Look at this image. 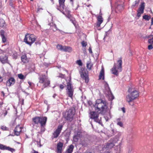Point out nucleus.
Returning a JSON list of instances; mask_svg holds the SVG:
<instances>
[{"instance_id": "nucleus-24", "label": "nucleus", "mask_w": 153, "mask_h": 153, "mask_svg": "<svg viewBox=\"0 0 153 153\" xmlns=\"http://www.w3.org/2000/svg\"><path fill=\"white\" fill-rule=\"evenodd\" d=\"M49 24L51 26V29L53 31H55L57 30L56 25L55 24L53 23H51Z\"/></svg>"}, {"instance_id": "nucleus-64", "label": "nucleus", "mask_w": 153, "mask_h": 153, "mask_svg": "<svg viewBox=\"0 0 153 153\" xmlns=\"http://www.w3.org/2000/svg\"><path fill=\"white\" fill-rule=\"evenodd\" d=\"M69 135H70V134H68V136L69 137Z\"/></svg>"}, {"instance_id": "nucleus-59", "label": "nucleus", "mask_w": 153, "mask_h": 153, "mask_svg": "<svg viewBox=\"0 0 153 153\" xmlns=\"http://www.w3.org/2000/svg\"><path fill=\"white\" fill-rule=\"evenodd\" d=\"M34 152L33 153H38V152L34 151Z\"/></svg>"}, {"instance_id": "nucleus-50", "label": "nucleus", "mask_w": 153, "mask_h": 153, "mask_svg": "<svg viewBox=\"0 0 153 153\" xmlns=\"http://www.w3.org/2000/svg\"><path fill=\"white\" fill-rule=\"evenodd\" d=\"M109 35V34L108 33V32H106L105 33V37L104 38H105L108 37V35Z\"/></svg>"}, {"instance_id": "nucleus-5", "label": "nucleus", "mask_w": 153, "mask_h": 153, "mask_svg": "<svg viewBox=\"0 0 153 153\" xmlns=\"http://www.w3.org/2000/svg\"><path fill=\"white\" fill-rule=\"evenodd\" d=\"M90 117L93 119L94 121L100 124L101 123V117H100L99 114L95 111H91L90 113Z\"/></svg>"}, {"instance_id": "nucleus-10", "label": "nucleus", "mask_w": 153, "mask_h": 153, "mask_svg": "<svg viewBox=\"0 0 153 153\" xmlns=\"http://www.w3.org/2000/svg\"><path fill=\"white\" fill-rule=\"evenodd\" d=\"M74 92V90L71 87V84L69 82L67 85V93L68 96L72 98Z\"/></svg>"}, {"instance_id": "nucleus-58", "label": "nucleus", "mask_w": 153, "mask_h": 153, "mask_svg": "<svg viewBox=\"0 0 153 153\" xmlns=\"http://www.w3.org/2000/svg\"><path fill=\"white\" fill-rule=\"evenodd\" d=\"M40 9H42L41 8H38L37 10V12H38L39 11V10Z\"/></svg>"}, {"instance_id": "nucleus-37", "label": "nucleus", "mask_w": 153, "mask_h": 153, "mask_svg": "<svg viewBox=\"0 0 153 153\" xmlns=\"http://www.w3.org/2000/svg\"><path fill=\"white\" fill-rule=\"evenodd\" d=\"M148 42L149 44L152 45L153 44V39H149Z\"/></svg>"}, {"instance_id": "nucleus-17", "label": "nucleus", "mask_w": 153, "mask_h": 153, "mask_svg": "<svg viewBox=\"0 0 153 153\" xmlns=\"http://www.w3.org/2000/svg\"><path fill=\"white\" fill-rule=\"evenodd\" d=\"M63 146L62 143L60 142L57 144V153H62Z\"/></svg>"}, {"instance_id": "nucleus-23", "label": "nucleus", "mask_w": 153, "mask_h": 153, "mask_svg": "<svg viewBox=\"0 0 153 153\" xmlns=\"http://www.w3.org/2000/svg\"><path fill=\"white\" fill-rule=\"evenodd\" d=\"M74 148V146L73 145H71L67 149L66 153H71L73 152Z\"/></svg>"}, {"instance_id": "nucleus-51", "label": "nucleus", "mask_w": 153, "mask_h": 153, "mask_svg": "<svg viewBox=\"0 0 153 153\" xmlns=\"http://www.w3.org/2000/svg\"><path fill=\"white\" fill-rule=\"evenodd\" d=\"M122 110L123 111V113H125V109L124 108H122Z\"/></svg>"}, {"instance_id": "nucleus-52", "label": "nucleus", "mask_w": 153, "mask_h": 153, "mask_svg": "<svg viewBox=\"0 0 153 153\" xmlns=\"http://www.w3.org/2000/svg\"><path fill=\"white\" fill-rule=\"evenodd\" d=\"M2 41L3 43H4L6 41V39H2Z\"/></svg>"}, {"instance_id": "nucleus-11", "label": "nucleus", "mask_w": 153, "mask_h": 153, "mask_svg": "<svg viewBox=\"0 0 153 153\" xmlns=\"http://www.w3.org/2000/svg\"><path fill=\"white\" fill-rule=\"evenodd\" d=\"M59 6L57 7V9L64 14V10L65 9L64 2L65 0H59Z\"/></svg>"}, {"instance_id": "nucleus-33", "label": "nucleus", "mask_w": 153, "mask_h": 153, "mask_svg": "<svg viewBox=\"0 0 153 153\" xmlns=\"http://www.w3.org/2000/svg\"><path fill=\"white\" fill-rule=\"evenodd\" d=\"M5 149L9 151H11L12 152H14L15 151V150L13 148H11L9 147H6Z\"/></svg>"}, {"instance_id": "nucleus-9", "label": "nucleus", "mask_w": 153, "mask_h": 153, "mask_svg": "<svg viewBox=\"0 0 153 153\" xmlns=\"http://www.w3.org/2000/svg\"><path fill=\"white\" fill-rule=\"evenodd\" d=\"M57 48L59 50L68 53H71L72 51V49L71 47L65 46H62L60 45H57Z\"/></svg>"}, {"instance_id": "nucleus-45", "label": "nucleus", "mask_w": 153, "mask_h": 153, "mask_svg": "<svg viewBox=\"0 0 153 153\" xmlns=\"http://www.w3.org/2000/svg\"><path fill=\"white\" fill-rule=\"evenodd\" d=\"M82 35L80 37L81 38H86V36L85 34H83V33H81Z\"/></svg>"}, {"instance_id": "nucleus-54", "label": "nucleus", "mask_w": 153, "mask_h": 153, "mask_svg": "<svg viewBox=\"0 0 153 153\" xmlns=\"http://www.w3.org/2000/svg\"><path fill=\"white\" fill-rule=\"evenodd\" d=\"M149 37L150 38H153V35H150L149 36Z\"/></svg>"}, {"instance_id": "nucleus-43", "label": "nucleus", "mask_w": 153, "mask_h": 153, "mask_svg": "<svg viewBox=\"0 0 153 153\" xmlns=\"http://www.w3.org/2000/svg\"><path fill=\"white\" fill-rule=\"evenodd\" d=\"M110 130L111 131V132L112 134L111 135H114V130L113 129H112V128H111V129Z\"/></svg>"}, {"instance_id": "nucleus-46", "label": "nucleus", "mask_w": 153, "mask_h": 153, "mask_svg": "<svg viewBox=\"0 0 153 153\" xmlns=\"http://www.w3.org/2000/svg\"><path fill=\"white\" fill-rule=\"evenodd\" d=\"M88 51H89L90 53H93V52H92V49H91V47H89V49H88Z\"/></svg>"}, {"instance_id": "nucleus-39", "label": "nucleus", "mask_w": 153, "mask_h": 153, "mask_svg": "<svg viewBox=\"0 0 153 153\" xmlns=\"http://www.w3.org/2000/svg\"><path fill=\"white\" fill-rule=\"evenodd\" d=\"M6 146H4L2 144H0V149H5Z\"/></svg>"}, {"instance_id": "nucleus-38", "label": "nucleus", "mask_w": 153, "mask_h": 153, "mask_svg": "<svg viewBox=\"0 0 153 153\" xmlns=\"http://www.w3.org/2000/svg\"><path fill=\"white\" fill-rule=\"evenodd\" d=\"M76 63L79 66H82V63L80 60H77Z\"/></svg>"}, {"instance_id": "nucleus-12", "label": "nucleus", "mask_w": 153, "mask_h": 153, "mask_svg": "<svg viewBox=\"0 0 153 153\" xmlns=\"http://www.w3.org/2000/svg\"><path fill=\"white\" fill-rule=\"evenodd\" d=\"M144 3H141L140 6V7L137 10V16L138 17L140 16L141 14L144 12V10L145 8Z\"/></svg>"}, {"instance_id": "nucleus-22", "label": "nucleus", "mask_w": 153, "mask_h": 153, "mask_svg": "<svg viewBox=\"0 0 153 153\" xmlns=\"http://www.w3.org/2000/svg\"><path fill=\"white\" fill-rule=\"evenodd\" d=\"M21 60L24 63H26L28 62V59L27 58L26 55H22L21 57Z\"/></svg>"}, {"instance_id": "nucleus-18", "label": "nucleus", "mask_w": 153, "mask_h": 153, "mask_svg": "<svg viewBox=\"0 0 153 153\" xmlns=\"http://www.w3.org/2000/svg\"><path fill=\"white\" fill-rule=\"evenodd\" d=\"M15 81V79L14 78L11 77L7 81L6 85L7 86L10 87L14 84Z\"/></svg>"}, {"instance_id": "nucleus-6", "label": "nucleus", "mask_w": 153, "mask_h": 153, "mask_svg": "<svg viewBox=\"0 0 153 153\" xmlns=\"http://www.w3.org/2000/svg\"><path fill=\"white\" fill-rule=\"evenodd\" d=\"M39 82L41 83H44V86L45 88L50 83V81L48 80V78L47 76L45 75H41L39 78Z\"/></svg>"}, {"instance_id": "nucleus-56", "label": "nucleus", "mask_w": 153, "mask_h": 153, "mask_svg": "<svg viewBox=\"0 0 153 153\" xmlns=\"http://www.w3.org/2000/svg\"><path fill=\"white\" fill-rule=\"evenodd\" d=\"M100 15H101V16H102V14L101 12V10H100Z\"/></svg>"}, {"instance_id": "nucleus-30", "label": "nucleus", "mask_w": 153, "mask_h": 153, "mask_svg": "<svg viewBox=\"0 0 153 153\" xmlns=\"http://www.w3.org/2000/svg\"><path fill=\"white\" fill-rule=\"evenodd\" d=\"M18 78L21 79H24L25 78V76H24L22 74H18Z\"/></svg>"}, {"instance_id": "nucleus-44", "label": "nucleus", "mask_w": 153, "mask_h": 153, "mask_svg": "<svg viewBox=\"0 0 153 153\" xmlns=\"http://www.w3.org/2000/svg\"><path fill=\"white\" fill-rule=\"evenodd\" d=\"M74 140L75 142H77L78 141V139L77 138L76 136H74Z\"/></svg>"}, {"instance_id": "nucleus-21", "label": "nucleus", "mask_w": 153, "mask_h": 153, "mask_svg": "<svg viewBox=\"0 0 153 153\" xmlns=\"http://www.w3.org/2000/svg\"><path fill=\"white\" fill-rule=\"evenodd\" d=\"M104 68L102 67V69L100 72V75L99 76V79H104Z\"/></svg>"}, {"instance_id": "nucleus-34", "label": "nucleus", "mask_w": 153, "mask_h": 153, "mask_svg": "<svg viewBox=\"0 0 153 153\" xmlns=\"http://www.w3.org/2000/svg\"><path fill=\"white\" fill-rule=\"evenodd\" d=\"M139 0H136L135 1V3L134 4H133L132 5L131 7L133 8L135 6L137 7L139 4Z\"/></svg>"}, {"instance_id": "nucleus-57", "label": "nucleus", "mask_w": 153, "mask_h": 153, "mask_svg": "<svg viewBox=\"0 0 153 153\" xmlns=\"http://www.w3.org/2000/svg\"><path fill=\"white\" fill-rule=\"evenodd\" d=\"M28 83L30 85H31V83L30 82H28Z\"/></svg>"}, {"instance_id": "nucleus-28", "label": "nucleus", "mask_w": 153, "mask_h": 153, "mask_svg": "<svg viewBox=\"0 0 153 153\" xmlns=\"http://www.w3.org/2000/svg\"><path fill=\"white\" fill-rule=\"evenodd\" d=\"M120 118H118L117 119V124L118 125L122 127L123 126V123L121 122L120 121Z\"/></svg>"}, {"instance_id": "nucleus-35", "label": "nucleus", "mask_w": 153, "mask_h": 153, "mask_svg": "<svg viewBox=\"0 0 153 153\" xmlns=\"http://www.w3.org/2000/svg\"><path fill=\"white\" fill-rule=\"evenodd\" d=\"M4 32L3 30H1L0 31V34L1 36V37L2 38H5V37L4 36Z\"/></svg>"}, {"instance_id": "nucleus-1", "label": "nucleus", "mask_w": 153, "mask_h": 153, "mask_svg": "<svg viewBox=\"0 0 153 153\" xmlns=\"http://www.w3.org/2000/svg\"><path fill=\"white\" fill-rule=\"evenodd\" d=\"M108 105V103L105 101L101 99H98L96 101L94 107L96 110L100 111L101 114H105L110 111Z\"/></svg>"}, {"instance_id": "nucleus-60", "label": "nucleus", "mask_w": 153, "mask_h": 153, "mask_svg": "<svg viewBox=\"0 0 153 153\" xmlns=\"http://www.w3.org/2000/svg\"><path fill=\"white\" fill-rule=\"evenodd\" d=\"M7 111H6V112L4 113V116H5L7 114Z\"/></svg>"}, {"instance_id": "nucleus-53", "label": "nucleus", "mask_w": 153, "mask_h": 153, "mask_svg": "<svg viewBox=\"0 0 153 153\" xmlns=\"http://www.w3.org/2000/svg\"><path fill=\"white\" fill-rule=\"evenodd\" d=\"M153 25V17L152 18L151 25Z\"/></svg>"}, {"instance_id": "nucleus-7", "label": "nucleus", "mask_w": 153, "mask_h": 153, "mask_svg": "<svg viewBox=\"0 0 153 153\" xmlns=\"http://www.w3.org/2000/svg\"><path fill=\"white\" fill-rule=\"evenodd\" d=\"M75 113L74 109H70L66 113L65 118L66 120L71 122L73 120L74 115Z\"/></svg>"}, {"instance_id": "nucleus-25", "label": "nucleus", "mask_w": 153, "mask_h": 153, "mask_svg": "<svg viewBox=\"0 0 153 153\" xmlns=\"http://www.w3.org/2000/svg\"><path fill=\"white\" fill-rule=\"evenodd\" d=\"M35 38L36 36L33 34L27 33L25 35V38Z\"/></svg>"}, {"instance_id": "nucleus-26", "label": "nucleus", "mask_w": 153, "mask_h": 153, "mask_svg": "<svg viewBox=\"0 0 153 153\" xmlns=\"http://www.w3.org/2000/svg\"><path fill=\"white\" fill-rule=\"evenodd\" d=\"M6 26L4 21L2 19H0V27H3Z\"/></svg>"}, {"instance_id": "nucleus-36", "label": "nucleus", "mask_w": 153, "mask_h": 153, "mask_svg": "<svg viewBox=\"0 0 153 153\" xmlns=\"http://www.w3.org/2000/svg\"><path fill=\"white\" fill-rule=\"evenodd\" d=\"M81 43L83 47H86L87 45V42L84 41L82 42Z\"/></svg>"}, {"instance_id": "nucleus-42", "label": "nucleus", "mask_w": 153, "mask_h": 153, "mask_svg": "<svg viewBox=\"0 0 153 153\" xmlns=\"http://www.w3.org/2000/svg\"><path fill=\"white\" fill-rule=\"evenodd\" d=\"M1 129L3 130H7V128L6 126H1Z\"/></svg>"}, {"instance_id": "nucleus-20", "label": "nucleus", "mask_w": 153, "mask_h": 153, "mask_svg": "<svg viewBox=\"0 0 153 153\" xmlns=\"http://www.w3.org/2000/svg\"><path fill=\"white\" fill-rule=\"evenodd\" d=\"M35 41V39H24V42L27 44L31 45Z\"/></svg>"}, {"instance_id": "nucleus-4", "label": "nucleus", "mask_w": 153, "mask_h": 153, "mask_svg": "<svg viewBox=\"0 0 153 153\" xmlns=\"http://www.w3.org/2000/svg\"><path fill=\"white\" fill-rule=\"evenodd\" d=\"M139 96L138 92L135 90L133 91L130 95H128L126 97V100L129 103L135 99Z\"/></svg>"}, {"instance_id": "nucleus-41", "label": "nucleus", "mask_w": 153, "mask_h": 153, "mask_svg": "<svg viewBox=\"0 0 153 153\" xmlns=\"http://www.w3.org/2000/svg\"><path fill=\"white\" fill-rule=\"evenodd\" d=\"M45 126H41V131L42 132H43L45 131V128H44Z\"/></svg>"}, {"instance_id": "nucleus-32", "label": "nucleus", "mask_w": 153, "mask_h": 153, "mask_svg": "<svg viewBox=\"0 0 153 153\" xmlns=\"http://www.w3.org/2000/svg\"><path fill=\"white\" fill-rule=\"evenodd\" d=\"M7 59V58L5 57L4 58H3L1 56H0V60L2 63H4L6 62Z\"/></svg>"}, {"instance_id": "nucleus-55", "label": "nucleus", "mask_w": 153, "mask_h": 153, "mask_svg": "<svg viewBox=\"0 0 153 153\" xmlns=\"http://www.w3.org/2000/svg\"><path fill=\"white\" fill-rule=\"evenodd\" d=\"M70 20H71V21H72V22L74 24V21L73 20H72V19H70Z\"/></svg>"}, {"instance_id": "nucleus-40", "label": "nucleus", "mask_w": 153, "mask_h": 153, "mask_svg": "<svg viewBox=\"0 0 153 153\" xmlns=\"http://www.w3.org/2000/svg\"><path fill=\"white\" fill-rule=\"evenodd\" d=\"M148 48L149 50H152L153 48V45L150 44L149 45H148Z\"/></svg>"}, {"instance_id": "nucleus-8", "label": "nucleus", "mask_w": 153, "mask_h": 153, "mask_svg": "<svg viewBox=\"0 0 153 153\" xmlns=\"http://www.w3.org/2000/svg\"><path fill=\"white\" fill-rule=\"evenodd\" d=\"M79 72L81 77L83 79L85 80V82H88L89 81L88 74L85 69L83 68H82Z\"/></svg>"}, {"instance_id": "nucleus-31", "label": "nucleus", "mask_w": 153, "mask_h": 153, "mask_svg": "<svg viewBox=\"0 0 153 153\" xmlns=\"http://www.w3.org/2000/svg\"><path fill=\"white\" fill-rule=\"evenodd\" d=\"M143 18L146 20H149L151 18V16H148V15H145L143 16Z\"/></svg>"}, {"instance_id": "nucleus-61", "label": "nucleus", "mask_w": 153, "mask_h": 153, "mask_svg": "<svg viewBox=\"0 0 153 153\" xmlns=\"http://www.w3.org/2000/svg\"><path fill=\"white\" fill-rule=\"evenodd\" d=\"M128 78H129V76H128ZM125 80H129V79H127V80H126V79H125Z\"/></svg>"}, {"instance_id": "nucleus-47", "label": "nucleus", "mask_w": 153, "mask_h": 153, "mask_svg": "<svg viewBox=\"0 0 153 153\" xmlns=\"http://www.w3.org/2000/svg\"><path fill=\"white\" fill-rule=\"evenodd\" d=\"M59 87L61 89H62L64 87L63 85L61 84L59 85Z\"/></svg>"}, {"instance_id": "nucleus-15", "label": "nucleus", "mask_w": 153, "mask_h": 153, "mask_svg": "<svg viewBox=\"0 0 153 153\" xmlns=\"http://www.w3.org/2000/svg\"><path fill=\"white\" fill-rule=\"evenodd\" d=\"M114 145L113 143H107L106 145H104L102 147V149L103 151L105 150H108L112 148Z\"/></svg>"}, {"instance_id": "nucleus-63", "label": "nucleus", "mask_w": 153, "mask_h": 153, "mask_svg": "<svg viewBox=\"0 0 153 153\" xmlns=\"http://www.w3.org/2000/svg\"><path fill=\"white\" fill-rule=\"evenodd\" d=\"M1 77H0V81H1Z\"/></svg>"}, {"instance_id": "nucleus-3", "label": "nucleus", "mask_w": 153, "mask_h": 153, "mask_svg": "<svg viewBox=\"0 0 153 153\" xmlns=\"http://www.w3.org/2000/svg\"><path fill=\"white\" fill-rule=\"evenodd\" d=\"M47 120V118L46 117H36L33 119V127H34V124H37L40 123L41 126H45Z\"/></svg>"}, {"instance_id": "nucleus-19", "label": "nucleus", "mask_w": 153, "mask_h": 153, "mask_svg": "<svg viewBox=\"0 0 153 153\" xmlns=\"http://www.w3.org/2000/svg\"><path fill=\"white\" fill-rule=\"evenodd\" d=\"M97 26L99 27L101 24L103 22V19L101 15H99L97 17Z\"/></svg>"}, {"instance_id": "nucleus-62", "label": "nucleus", "mask_w": 153, "mask_h": 153, "mask_svg": "<svg viewBox=\"0 0 153 153\" xmlns=\"http://www.w3.org/2000/svg\"><path fill=\"white\" fill-rule=\"evenodd\" d=\"M56 94H54L53 95V97L55 98V96H56Z\"/></svg>"}, {"instance_id": "nucleus-14", "label": "nucleus", "mask_w": 153, "mask_h": 153, "mask_svg": "<svg viewBox=\"0 0 153 153\" xmlns=\"http://www.w3.org/2000/svg\"><path fill=\"white\" fill-rule=\"evenodd\" d=\"M105 86L106 88V91H105V93L106 94L108 95L109 97H111V99L113 100L114 99V96H113L112 93L110 90L109 88L108 87V85L106 83L105 85Z\"/></svg>"}, {"instance_id": "nucleus-48", "label": "nucleus", "mask_w": 153, "mask_h": 153, "mask_svg": "<svg viewBox=\"0 0 153 153\" xmlns=\"http://www.w3.org/2000/svg\"><path fill=\"white\" fill-rule=\"evenodd\" d=\"M64 75H63L62 74H59V77L62 78H63L64 77Z\"/></svg>"}, {"instance_id": "nucleus-29", "label": "nucleus", "mask_w": 153, "mask_h": 153, "mask_svg": "<svg viewBox=\"0 0 153 153\" xmlns=\"http://www.w3.org/2000/svg\"><path fill=\"white\" fill-rule=\"evenodd\" d=\"M92 64L90 61H88L87 63V67L89 70L91 69Z\"/></svg>"}, {"instance_id": "nucleus-16", "label": "nucleus", "mask_w": 153, "mask_h": 153, "mask_svg": "<svg viewBox=\"0 0 153 153\" xmlns=\"http://www.w3.org/2000/svg\"><path fill=\"white\" fill-rule=\"evenodd\" d=\"M22 126H20L19 125L17 126L14 130V133L17 136L19 135L22 129Z\"/></svg>"}, {"instance_id": "nucleus-49", "label": "nucleus", "mask_w": 153, "mask_h": 153, "mask_svg": "<svg viewBox=\"0 0 153 153\" xmlns=\"http://www.w3.org/2000/svg\"><path fill=\"white\" fill-rule=\"evenodd\" d=\"M59 30V32H60V33L62 34H64V33H67V32H64L61 30Z\"/></svg>"}, {"instance_id": "nucleus-2", "label": "nucleus", "mask_w": 153, "mask_h": 153, "mask_svg": "<svg viewBox=\"0 0 153 153\" xmlns=\"http://www.w3.org/2000/svg\"><path fill=\"white\" fill-rule=\"evenodd\" d=\"M122 64V61L121 58H120L117 61V64H114L113 68L111 69V71L113 74L117 75L118 72L121 71Z\"/></svg>"}, {"instance_id": "nucleus-27", "label": "nucleus", "mask_w": 153, "mask_h": 153, "mask_svg": "<svg viewBox=\"0 0 153 153\" xmlns=\"http://www.w3.org/2000/svg\"><path fill=\"white\" fill-rule=\"evenodd\" d=\"M123 9V5H118L116 7V10H117L119 11L122 10Z\"/></svg>"}, {"instance_id": "nucleus-13", "label": "nucleus", "mask_w": 153, "mask_h": 153, "mask_svg": "<svg viewBox=\"0 0 153 153\" xmlns=\"http://www.w3.org/2000/svg\"><path fill=\"white\" fill-rule=\"evenodd\" d=\"M63 126L62 125H59L55 131L53 133V135L54 138H57L60 133L62 129Z\"/></svg>"}]
</instances>
